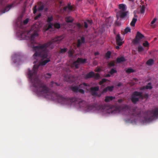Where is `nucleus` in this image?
Masks as SVG:
<instances>
[{"instance_id": "obj_1", "label": "nucleus", "mask_w": 158, "mask_h": 158, "mask_svg": "<svg viewBox=\"0 0 158 158\" xmlns=\"http://www.w3.org/2000/svg\"><path fill=\"white\" fill-rule=\"evenodd\" d=\"M47 48V56L44 57L40 56H33L34 59H37V58L40 57L44 60L39 63L38 65L35 64L32 70L29 69L28 76L30 82L31 83L33 86L35 88V91L38 94L45 97L47 95L49 94L50 93L52 90L49 88L44 83H42L40 80L38 78L37 75V71L39 66H43L45 65L47 63L50 61L49 58H47L48 56V49Z\"/></svg>"}, {"instance_id": "obj_2", "label": "nucleus", "mask_w": 158, "mask_h": 158, "mask_svg": "<svg viewBox=\"0 0 158 158\" xmlns=\"http://www.w3.org/2000/svg\"><path fill=\"white\" fill-rule=\"evenodd\" d=\"M31 30H34V33L31 36L30 46L35 51V53L34 54V56L39 55L44 57H47V48L54 43H59L63 39L62 36H57L52 39L51 40L46 43L43 44H39L35 46V42L34 39L38 36L37 33V31L39 30L38 26L36 24L33 25L31 27Z\"/></svg>"}, {"instance_id": "obj_3", "label": "nucleus", "mask_w": 158, "mask_h": 158, "mask_svg": "<svg viewBox=\"0 0 158 158\" xmlns=\"http://www.w3.org/2000/svg\"><path fill=\"white\" fill-rule=\"evenodd\" d=\"M45 97L49 99L57 101L62 104L70 105L73 103L78 104V106L80 108L87 111L93 110L94 108V106L87 105L85 102L81 99L75 98H69L52 91L49 94L47 95Z\"/></svg>"}, {"instance_id": "obj_4", "label": "nucleus", "mask_w": 158, "mask_h": 158, "mask_svg": "<svg viewBox=\"0 0 158 158\" xmlns=\"http://www.w3.org/2000/svg\"><path fill=\"white\" fill-rule=\"evenodd\" d=\"M158 117V108L152 110L148 111L144 113V123L149 122L156 118Z\"/></svg>"}, {"instance_id": "obj_5", "label": "nucleus", "mask_w": 158, "mask_h": 158, "mask_svg": "<svg viewBox=\"0 0 158 158\" xmlns=\"http://www.w3.org/2000/svg\"><path fill=\"white\" fill-rule=\"evenodd\" d=\"M148 98V94H143L142 92L135 91H134L132 95L131 101L133 103L135 104L139 101V98L143 99L144 98L147 99Z\"/></svg>"}, {"instance_id": "obj_6", "label": "nucleus", "mask_w": 158, "mask_h": 158, "mask_svg": "<svg viewBox=\"0 0 158 158\" xmlns=\"http://www.w3.org/2000/svg\"><path fill=\"white\" fill-rule=\"evenodd\" d=\"M90 85L89 84L85 83H83L76 86L72 87V90L74 92L76 93L79 92L82 94H84L85 93V91L81 88L88 89L90 88Z\"/></svg>"}, {"instance_id": "obj_7", "label": "nucleus", "mask_w": 158, "mask_h": 158, "mask_svg": "<svg viewBox=\"0 0 158 158\" xmlns=\"http://www.w3.org/2000/svg\"><path fill=\"white\" fill-rule=\"evenodd\" d=\"M130 111L131 114H132V116L133 117H140L141 116V111L140 109L135 108L132 109Z\"/></svg>"}, {"instance_id": "obj_8", "label": "nucleus", "mask_w": 158, "mask_h": 158, "mask_svg": "<svg viewBox=\"0 0 158 158\" xmlns=\"http://www.w3.org/2000/svg\"><path fill=\"white\" fill-rule=\"evenodd\" d=\"M128 13V11H119L116 14L117 20H118L119 18L121 19L124 18L127 16Z\"/></svg>"}, {"instance_id": "obj_9", "label": "nucleus", "mask_w": 158, "mask_h": 158, "mask_svg": "<svg viewBox=\"0 0 158 158\" xmlns=\"http://www.w3.org/2000/svg\"><path fill=\"white\" fill-rule=\"evenodd\" d=\"M144 36L140 32L138 31L136 35L135 38L134 40L135 43L137 44L139 42V40L144 37Z\"/></svg>"}, {"instance_id": "obj_10", "label": "nucleus", "mask_w": 158, "mask_h": 158, "mask_svg": "<svg viewBox=\"0 0 158 158\" xmlns=\"http://www.w3.org/2000/svg\"><path fill=\"white\" fill-rule=\"evenodd\" d=\"M21 57V56L19 54H16L13 56L12 60L15 63L18 62L19 63Z\"/></svg>"}, {"instance_id": "obj_11", "label": "nucleus", "mask_w": 158, "mask_h": 158, "mask_svg": "<svg viewBox=\"0 0 158 158\" xmlns=\"http://www.w3.org/2000/svg\"><path fill=\"white\" fill-rule=\"evenodd\" d=\"M99 90V87L98 86H95L94 87H91L90 88V92L91 94L94 96H96L98 93L96 92Z\"/></svg>"}, {"instance_id": "obj_12", "label": "nucleus", "mask_w": 158, "mask_h": 158, "mask_svg": "<svg viewBox=\"0 0 158 158\" xmlns=\"http://www.w3.org/2000/svg\"><path fill=\"white\" fill-rule=\"evenodd\" d=\"M85 43V38L83 36H82L80 39H78L77 40V48L80 47L82 44Z\"/></svg>"}, {"instance_id": "obj_13", "label": "nucleus", "mask_w": 158, "mask_h": 158, "mask_svg": "<svg viewBox=\"0 0 158 158\" xmlns=\"http://www.w3.org/2000/svg\"><path fill=\"white\" fill-rule=\"evenodd\" d=\"M116 44L117 45L121 46L123 43L119 34H118L116 37Z\"/></svg>"}, {"instance_id": "obj_14", "label": "nucleus", "mask_w": 158, "mask_h": 158, "mask_svg": "<svg viewBox=\"0 0 158 158\" xmlns=\"http://www.w3.org/2000/svg\"><path fill=\"white\" fill-rule=\"evenodd\" d=\"M64 80L68 82H72L74 81V79L72 75H67L64 76Z\"/></svg>"}, {"instance_id": "obj_15", "label": "nucleus", "mask_w": 158, "mask_h": 158, "mask_svg": "<svg viewBox=\"0 0 158 158\" xmlns=\"http://www.w3.org/2000/svg\"><path fill=\"white\" fill-rule=\"evenodd\" d=\"M80 64L76 60L71 64V67L73 69H78L80 67Z\"/></svg>"}, {"instance_id": "obj_16", "label": "nucleus", "mask_w": 158, "mask_h": 158, "mask_svg": "<svg viewBox=\"0 0 158 158\" xmlns=\"http://www.w3.org/2000/svg\"><path fill=\"white\" fill-rule=\"evenodd\" d=\"M94 73L93 72L91 71L84 75V77L85 79H87L94 77Z\"/></svg>"}, {"instance_id": "obj_17", "label": "nucleus", "mask_w": 158, "mask_h": 158, "mask_svg": "<svg viewBox=\"0 0 158 158\" xmlns=\"http://www.w3.org/2000/svg\"><path fill=\"white\" fill-rule=\"evenodd\" d=\"M114 88L113 86H108L103 89L102 91V93H105L106 92L108 91H113Z\"/></svg>"}, {"instance_id": "obj_18", "label": "nucleus", "mask_w": 158, "mask_h": 158, "mask_svg": "<svg viewBox=\"0 0 158 158\" xmlns=\"http://www.w3.org/2000/svg\"><path fill=\"white\" fill-rule=\"evenodd\" d=\"M14 5V4L13 3L6 6L5 9L2 10V13H5L6 12L8 11L11 7L13 6Z\"/></svg>"}, {"instance_id": "obj_19", "label": "nucleus", "mask_w": 158, "mask_h": 158, "mask_svg": "<svg viewBox=\"0 0 158 158\" xmlns=\"http://www.w3.org/2000/svg\"><path fill=\"white\" fill-rule=\"evenodd\" d=\"M115 98V97L112 96H106L105 97V101L106 102H109Z\"/></svg>"}, {"instance_id": "obj_20", "label": "nucleus", "mask_w": 158, "mask_h": 158, "mask_svg": "<svg viewBox=\"0 0 158 158\" xmlns=\"http://www.w3.org/2000/svg\"><path fill=\"white\" fill-rule=\"evenodd\" d=\"M68 9V11L70 12L73 9V7L72 6L70 5V4L69 3L67 6H64L63 8L64 10V11H66L67 10V9Z\"/></svg>"}, {"instance_id": "obj_21", "label": "nucleus", "mask_w": 158, "mask_h": 158, "mask_svg": "<svg viewBox=\"0 0 158 158\" xmlns=\"http://www.w3.org/2000/svg\"><path fill=\"white\" fill-rule=\"evenodd\" d=\"M65 21L67 23H72L73 22L74 19L71 16H67L65 17Z\"/></svg>"}, {"instance_id": "obj_22", "label": "nucleus", "mask_w": 158, "mask_h": 158, "mask_svg": "<svg viewBox=\"0 0 158 158\" xmlns=\"http://www.w3.org/2000/svg\"><path fill=\"white\" fill-rule=\"evenodd\" d=\"M77 60V61H78L80 64H84L86 62L87 59L85 58L83 59L82 58H78Z\"/></svg>"}, {"instance_id": "obj_23", "label": "nucleus", "mask_w": 158, "mask_h": 158, "mask_svg": "<svg viewBox=\"0 0 158 158\" xmlns=\"http://www.w3.org/2000/svg\"><path fill=\"white\" fill-rule=\"evenodd\" d=\"M38 4L39 5L38 8V11H42L44 8V5L42 2H39L38 3Z\"/></svg>"}, {"instance_id": "obj_24", "label": "nucleus", "mask_w": 158, "mask_h": 158, "mask_svg": "<svg viewBox=\"0 0 158 158\" xmlns=\"http://www.w3.org/2000/svg\"><path fill=\"white\" fill-rule=\"evenodd\" d=\"M151 84L150 83H148V85L145 86H143L140 88L141 90H143L145 89H151L152 88V87L151 86Z\"/></svg>"}, {"instance_id": "obj_25", "label": "nucleus", "mask_w": 158, "mask_h": 158, "mask_svg": "<svg viewBox=\"0 0 158 158\" xmlns=\"http://www.w3.org/2000/svg\"><path fill=\"white\" fill-rule=\"evenodd\" d=\"M74 50L73 49L69 50L68 52V56L69 58H73V54Z\"/></svg>"}, {"instance_id": "obj_26", "label": "nucleus", "mask_w": 158, "mask_h": 158, "mask_svg": "<svg viewBox=\"0 0 158 158\" xmlns=\"http://www.w3.org/2000/svg\"><path fill=\"white\" fill-rule=\"evenodd\" d=\"M126 60L124 57H118L116 59L117 62L118 63H120L122 62L125 61Z\"/></svg>"}, {"instance_id": "obj_27", "label": "nucleus", "mask_w": 158, "mask_h": 158, "mask_svg": "<svg viewBox=\"0 0 158 158\" xmlns=\"http://www.w3.org/2000/svg\"><path fill=\"white\" fill-rule=\"evenodd\" d=\"M60 85V84H58L57 82H54L53 81H52L49 84V86L51 87H53L55 86H59Z\"/></svg>"}, {"instance_id": "obj_28", "label": "nucleus", "mask_w": 158, "mask_h": 158, "mask_svg": "<svg viewBox=\"0 0 158 158\" xmlns=\"http://www.w3.org/2000/svg\"><path fill=\"white\" fill-rule=\"evenodd\" d=\"M119 8L121 10L120 11H124L126 10V7L125 5L124 4H120L119 5Z\"/></svg>"}, {"instance_id": "obj_29", "label": "nucleus", "mask_w": 158, "mask_h": 158, "mask_svg": "<svg viewBox=\"0 0 158 158\" xmlns=\"http://www.w3.org/2000/svg\"><path fill=\"white\" fill-rule=\"evenodd\" d=\"M154 63V61L152 59H150L146 62V64L149 65L151 66Z\"/></svg>"}, {"instance_id": "obj_30", "label": "nucleus", "mask_w": 158, "mask_h": 158, "mask_svg": "<svg viewBox=\"0 0 158 158\" xmlns=\"http://www.w3.org/2000/svg\"><path fill=\"white\" fill-rule=\"evenodd\" d=\"M52 76V74L49 73H47L44 74V77L46 80L50 78Z\"/></svg>"}, {"instance_id": "obj_31", "label": "nucleus", "mask_w": 158, "mask_h": 158, "mask_svg": "<svg viewBox=\"0 0 158 158\" xmlns=\"http://www.w3.org/2000/svg\"><path fill=\"white\" fill-rule=\"evenodd\" d=\"M68 49L67 48H61L60 49V50L59 51V53L60 54H64L67 52L68 51Z\"/></svg>"}, {"instance_id": "obj_32", "label": "nucleus", "mask_w": 158, "mask_h": 158, "mask_svg": "<svg viewBox=\"0 0 158 158\" xmlns=\"http://www.w3.org/2000/svg\"><path fill=\"white\" fill-rule=\"evenodd\" d=\"M137 20V19L135 18H133L131 21V22L130 23V25L131 26L134 27L135 26V23H136V21Z\"/></svg>"}, {"instance_id": "obj_33", "label": "nucleus", "mask_w": 158, "mask_h": 158, "mask_svg": "<svg viewBox=\"0 0 158 158\" xmlns=\"http://www.w3.org/2000/svg\"><path fill=\"white\" fill-rule=\"evenodd\" d=\"M48 23V24H47L48 27H47L45 28V29L46 31L49 30V29L52 28V27L53 24L52 23Z\"/></svg>"}, {"instance_id": "obj_34", "label": "nucleus", "mask_w": 158, "mask_h": 158, "mask_svg": "<svg viewBox=\"0 0 158 158\" xmlns=\"http://www.w3.org/2000/svg\"><path fill=\"white\" fill-rule=\"evenodd\" d=\"M29 21V19L28 18L26 19L25 20L23 21V22H22V21H20L19 23L21 24V25L22 24H23L24 25H25Z\"/></svg>"}, {"instance_id": "obj_35", "label": "nucleus", "mask_w": 158, "mask_h": 158, "mask_svg": "<svg viewBox=\"0 0 158 158\" xmlns=\"http://www.w3.org/2000/svg\"><path fill=\"white\" fill-rule=\"evenodd\" d=\"M53 20V16H49L48 17L47 19V22L48 23H52L51 22Z\"/></svg>"}, {"instance_id": "obj_36", "label": "nucleus", "mask_w": 158, "mask_h": 158, "mask_svg": "<svg viewBox=\"0 0 158 158\" xmlns=\"http://www.w3.org/2000/svg\"><path fill=\"white\" fill-rule=\"evenodd\" d=\"M111 52L110 51H108L106 53L105 56L107 59H109L110 58Z\"/></svg>"}, {"instance_id": "obj_37", "label": "nucleus", "mask_w": 158, "mask_h": 158, "mask_svg": "<svg viewBox=\"0 0 158 158\" xmlns=\"http://www.w3.org/2000/svg\"><path fill=\"white\" fill-rule=\"evenodd\" d=\"M54 27L57 29H59L60 27V24L57 23H56L54 24Z\"/></svg>"}, {"instance_id": "obj_38", "label": "nucleus", "mask_w": 158, "mask_h": 158, "mask_svg": "<svg viewBox=\"0 0 158 158\" xmlns=\"http://www.w3.org/2000/svg\"><path fill=\"white\" fill-rule=\"evenodd\" d=\"M117 72V70L114 69H112L110 71L109 73L111 75L113 74L114 73H116Z\"/></svg>"}, {"instance_id": "obj_39", "label": "nucleus", "mask_w": 158, "mask_h": 158, "mask_svg": "<svg viewBox=\"0 0 158 158\" xmlns=\"http://www.w3.org/2000/svg\"><path fill=\"white\" fill-rule=\"evenodd\" d=\"M126 72L127 73H133L134 72V71L132 69L129 68L126 70Z\"/></svg>"}, {"instance_id": "obj_40", "label": "nucleus", "mask_w": 158, "mask_h": 158, "mask_svg": "<svg viewBox=\"0 0 158 158\" xmlns=\"http://www.w3.org/2000/svg\"><path fill=\"white\" fill-rule=\"evenodd\" d=\"M145 8V6L144 5L142 6L141 7L140 11V13L141 14H143L144 12Z\"/></svg>"}, {"instance_id": "obj_41", "label": "nucleus", "mask_w": 158, "mask_h": 158, "mask_svg": "<svg viewBox=\"0 0 158 158\" xmlns=\"http://www.w3.org/2000/svg\"><path fill=\"white\" fill-rule=\"evenodd\" d=\"M108 65L110 67H113L115 65V63L114 61H111L108 63Z\"/></svg>"}, {"instance_id": "obj_42", "label": "nucleus", "mask_w": 158, "mask_h": 158, "mask_svg": "<svg viewBox=\"0 0 158 158\" xmlns=\"http://www.w3.org/2000/svg\"><path fill=\"white\" fill-rule=\"evenodd\" d=\"M107 80L106 79H102L101 81H100L99 82V84L100 85H102L104 82L106 81Z\"/></svg>"}, {"instance_id": "obj_43", "label": "nucleus", "mask_w": 158, "mask_h": 158, "mask_svg": "<svg viewBox=\"0 0 158 158\" xmlns=\"http://www.w3.org/2000/svg\"><path fill=\"white\" fill-rule=\"evenodd\" d=\"M124 32L125 33L131 32V29L129 27H127L124 30Z\"/></svg>"}, {"instance_id": "obj_44", "label": "nucleus", "mask_w": 158, "mask_h": 158, "mask_svg": "<svg viewBox=\"0 0 158 158\" xmlns=\"http://www.w3.org/2000/svg\"><path fill=\"white\" fill-rule=\"evenodd\" d=\"M94 77L96 79H98L100 78V76L98 73H96V74L94 73Z\"/></svg>"}, {"instance_id": "obj_45", "label": "nucleus", "mask_w": 158, "mask_h": 158, "mask_svg": "<svg viewBox=\"0 0 158 158\" xmlns=\"http://www.w3.org/2000/svg\"><path fill=\"white\" fill-rule=\"evenodd\" d=\"M33 13L35 14L37 12V6L35 5L33 8Z\"/></svg>"}, {"instance_id": "obj_46", "label": "nucleus", "mask_w": 158, "mask_h": 158, "mask_svg": "<svg viewBox=\"0 0 158 158\" xmlns=\"http://www.w3.org/2000/svg\"><path fill=\"white\" fill-rule=\"evenodd\" d=\"M138 50L139 52H141L143 51V48L142 46H139L138 48Z\"/></svg>"}, {"instance_id": "obj_47", "label": "nucleus", "mask_w": 158, "mask_h": 158, "mask_svg": "<svg viewBox=\"0 0 158 158\" xmlns=\"http://www.w3.org/2000/svg\"><path fill=\"white\" fill-rule=\"evenodd\" d=\"M143 46L144 47H147L149 45V43L147 41H146L145 43L143 44Z\"/></svg>"}, {"instance_id": "obj_48", "label": "nucleus", "mask_w": 158, "mask_h": 158, "mask_svg": "<svg viewBox=\"0 0 158 158\" xmlns=\"http://www.w3.org/2000/svg\"><path fill=\"white\" fill-rule=\"evenodd\" d=\"M41 15L40 13L39 14V15L35 16L34 18V19L35 20H36L40 18L41 16Z\"/></svg>"}, {"instance_id": "obj_49", "label": "nucleus", "mask_w": 158, "mask_h": 158, "mask_svg": "<svg viewBox=\"0 0 158 158\" xmlns=\"http://www.w3.org/2000/svg\"><path fill=\"white\" fill-rule=\"evenodd\" d=\"M86 22L88 23L89 24H90V25L92 24L93 23V21L92 20H87L86 21Z\"/></svg>"}, {"instance_id": "obj_50", "label": "nucleus", "mask_w": 158, "mask_h": 158, "mask_svg": "<svg viewBox=\"0 0 158 158\" xmlns=\"http://www.w3.org/2000/svg\"><path fill=\"white\" fill-rule=\"evenodd\" d=\"M156 20H157V19L156 18H154L153 19V20L152 21L151 23L152 24H153L156 22Z\"/></svg>"}, {"instance_id": "obj_51", "label": "nucleus", "mask_w": 158, "mask_h": 158, "mask_svg": "<svg viewBox=\"0 0 158 158\" xmlns=\"http://www.w3.org/2000/svg\"><path fill=\"white\" fill-rule=\"evenodd\" d=\"M93 64L94 66H96L98 64V61L96 60H94L93 61Z\"/></svg>"}, {"instance_id": "obj_52", "label": "nucleus", "mask_w": 158, "mask_h": 158, "mask_svg": "<svg viewBox=\"0 0 158 158\" xmlns=\"http://www.w3.org/2000/svg\"><path fill=\"white\" fill-rule=\"evenodd\" d=\"M84 27L85 28H87L88 27V25L87 23L86 22H84Z\"/></svg>"}, {"instance_id": "obj_53", "label": "nucleus", "mask_w": 158, "mask_h": 158, "mask_svg": "<svg viewBox=\"0 0 158 158\" xmlns=\"http://www.w3.org/2000/svg\"><path fill=\"white\" fill-rule=\"evenodd\" d=\"M123 99H119L118 100V102L119 103H121L123 102Z\"/></svg>"}, {"instance_id": "obj_54", "label": "nucleus", "mask_w": 158, "mask_h": 158, "mask_svg": "<svg viewBox=\"0 0 158 158\" xmlns=\"http://www.w3.org/2000/svg\"><path fill=\"white\" fill-rule=\"evenodd\" d=\"M99 54V53L98 52H95L94 53V55L95 56H96L97 55H98Z\"/></svg>"}, {"instance_id": "obj_55", "label": "nucleus", "mask_w": 158, "mask_h": 158, "mask_svg": "<svg viewBox=\"0 0 158 158\" xmlns=\"http://www.w3.org/2000/svg\"><path fill=\"white\" fill-rule=\"evenodd\" d=\"M77 26L81 28V25L80 23H78L77 24Z\"/></svg>"}, {"instance_id": "obj_56", "label": "nucleus", "mask_w": 158, "mask_h": 158, "mask_svg": "<svg viewBox=\"0 0 158 158\" xmlns=\"http://www.w3.org/2000/svg\"><path fill=\"white\" fill-rule=\"evenodd\" d=\"M119 45H118V46L116 47V48L117 49H118L119 48Z\"/></svg>"}, {"instance_id": "obj_57", "label": "nucleus", "mask_w": 158, "mask_h": 158, "mask_svg": "<svg viewBox=\"0 0 158 158\" xmlns=\"http://www.w3.org/2000/svg\"><path fill=\"white\" fill-rule=\"evenodd\" d=\"M110 76V74H107L106 75V77H109Z\"/></svg>"}, {"instance_id": "obj_58", "label": "nucleus", "mask_w": 158, "mask_h": 158, "mask_svg": "<svg viewBox=\"0 0 158 158\" xmlns=\"http://www.w3.org/2000/svg\"><path fill=\"white\" fill-rule=\"evenodd\" d=\"M138 16H137V15H136V14H135L134 15V17L133 18H136L137 19V18Z\"/></svg>"}, {"instance_id": "obj_59", "label": "nucleus", "mask_w": 158, "mask_h": 158, "mask_svg": "<svg viewBox=\"0 0 158 158\" xmlns=\"http://www.w3.org/2000/svg\"><path fill=\"white\" fill-rule=\"evenodd\" d=\"M122 85V84L121 83H119L118 84L117 86L118 87Z\"/></svg>"}, {"instance_id": "obj_60", "label": "nucleus", "mask_w": 158, "mask_h": 158, "mask_svg": "<svg viewBox=\"0 0 158 158\" xmlns=\"http://www.w3.org/2000/svg\"><path fill=\"white\" fill-rule=\"evenodd\" d=\"M4 0H0V4H2Z\"/></svg>"}, {"instance_id": "obj_61", "label": "nucleus", "mask_w": 158, "mask_h": 158, "mask_svg": "<svg viewBox=\"0 0 158 158\" xmlns=\"http://www.w3.org/2000/svg\"><path fill=\"white\" fill-rule=\"evenodd\" d=\"M66 71L68 72H70L71 71V70L69 69H68Z\"/></svg>"}, {"instance_id": "obj_62", "label": "nucleus", "mask_w": 158, "mask_h": 158, "mask_svg": "<svg viewBox=\"0 0 158 158\" xmlns=\"http://www.w3.org/2000/svg\"><path fill=\"white\" fill-rule=\"evenodd\" d=\"M97 72H99L100 71V69H98L96 71Z\"/></svg>"}, {"instance_id": "obj_63", "label": "nucleus", "mask_w": 158, "mask_h": 158, "mask_svg": "<svg viewBox=\"0 0 158 158\" xmlns=\"http://www.w3.org/2000/svg\"><path fill=\"white\" fill-rule=\"evenodd\" d=\"M19 23V21H17V23H16V24H17V25H19V23Z\"/></svg>"}, {"instance_id": "obj_64", "label": "nucleus", "mask_w": 158, "mask_h": 158, "mask_svg": "<svg viewBox=\"0 0 158 158\" xmlns=\"http://www.w3.org/2000/svg\"><path fill=\"white\" fill-rule=\"evenodd\" d=\"M36 63V61H34V64H35V63Z\"/></svg>"}]
</instances>
